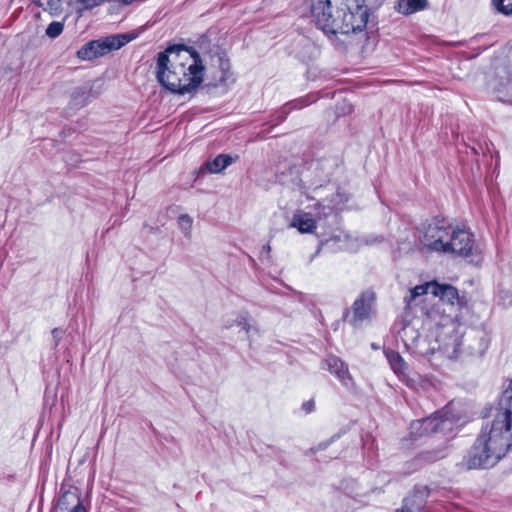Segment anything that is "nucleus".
<instances>
[{
	"label": "nucleus",
	"instance_id": "f257e3e1",
	"mask_svg": "<svg viewBox=\"0 0 512 512\" xmlns=\"http://www.w3.org/2000/svg\"><path fill=\"white\" fill-rule=\"evenodd\" d=\"M205 66L197 50L186 45H172L158 53L156 78L173 94L197 91L204 80Z\"/></svg>",
	"mask_w": 512,
	"mask_h": 512
},
{
	"label": "nucleus",
	"instance_id": "f03ea898",
	"mask_svg": "<svg viewBox=\"0 0 512 512\" xmlns=\"http://www.w3.org/2000/svg\"><path fill=\"white\" fill-rule=\"evenodd\" d=\"M310 10L315 25L333 42L338 34L362 32L369 18L364 0H311Z\"/></svg>",
	"mask_w": 512,
	"mask_h": 512
},
{
	"label": "nucleus",
	"instance_id": "7ed1b4c3",
	"mask_svg": "<svg viewBox=\"0 0 512 512\" xmlns=\"http://www.w3.org/2000/svg\"><path fill=\"white\" fill-rule=\"evenodd\" d=\"M511 448L512 426L493 415V419L482 426L461 464L468 470L488 469L504 458Z\"/></svg>",
	"mask_w": 512,
	"mask_h": 512
},
{
	"label": "nucleus",
	"instance_id": "20e7f679",
	"mask_svg": "<svg viewBox=\"0 0 512 512\" xmlns=\"http://www.w3.org/2000/svg\"><path fill=\"white\" fill-rule=\"evenodd\" d=\"M465 332L463 327L450 317H445L437 325L435 342L437 346L426 348V339L416 338L414 341L417 353L422 356H430L436 350L442 352L448 358H457L463 352L462 346Z\"/></svg>",
	"mask_w": 512,
	"mask_h": 512
},
{
	"label": "nucleus",
	"instance_id": "39448f33",
	"mask_svg": "<svg viewBox=\"0 0 512 512\" xmlns=\"http://www.w3.org/2000/svg\"><path fill=\"white\" fill-rule=\"evenodd\" d=\"M456 420L447 411L441 410L431 416L422 418L411 423V434L415 437H422L432 433H442L444 436L453 434Z\"/></svg>",
	"mask_w": 512,
	"mask_h": 512
},
{
	"label": "nucleus",
	"instance_id": "423d86ee",
	"mask_svg": "<svg viewBox=\"0 0 512 512\" xmlns=\"http://www.w3.org/2000/svg\"><path fill=\"white\" fill-rule=\"evenodd\" d=\"M451 230L452 225L445 219H433L424 228L422 243L431 251L445 253Z\"/></svg>",
	"mask_w": 512,
	"mask_h": 512
},
{
	"label": "nucleus",
	"instance_id": "0eeeda50",
	"mask_svg": "<svg viewBox=\"0 0 512 512\" xmlns=\"http://www.w3.org/2000/svg\"><path fill=\"white\" fill-rule=\"evenodd\" d=\"M473 245V235L469 231L452 226L445 253L468 257L472 254Z\"/></svg>",
	"mask_w": 512,
	"mask_h": 512
},
{
	"label": "nucleus",
	"instance_id": "6e6552de",
	"mask_svg": "<svg viewBox=\"0 0 512 512\" xmlns=\"http://www.w3.org/2000/svg\"><path fill=\"white\" fill-rule=\"evenodd\" d=\"M113 50H115V46L110 35L86 43L78 50L77 56L82 60H93Z\"/></svg>",
	"mask_w": 512,
	"mask_h": 512
},
{
	"label": "nucleus",
	"instance_id": "1a4fd4ad",
	"mask_svg": "<svg viewBox=\"0 0 512 512\" xmlns=\"http://www.w3.org/2000/svg\"><path fill=\"white\" fill-rule=\"evenodd\" d=\"M375 302V294L372 291L363 292L353 303L350 323L357 326L370 317Z\"/></svg>",
	"mask_w": 512,
	"mask_h": 512
},
{
	"label": "nucleus",
	"instance_id": "9d476101",
	"mask_svg": "<svg viewBox=\"0 0 512 512\" xmlns=\"http://www.w3.org/2000/svg\"><path fill=\"white\" fill-rule=\"evenodd\" d=\"M465 349L469 355L482 356L488 349L490 339L484 331L471 329L465 333Z\"/></svg>",
	"mask_w": 512,
	"mask_h": 512
},
{
	"label": "nucleus",
	"instance_id": "9b49d317",
	"mask_svg": "<svg viewBox=\"0 0 512 512\" xmlns=\"http://www.w3.org/2000/svg\"><path fill=\"white\" fill-rule=\"evenodd\" d=\"M494 416L508 422L512 426V380L503 391Z\"/></svg>",
	"mask_w": 512,
	"mask_h": 512
},
{
	"label": "nucleus",
	"instance_id": "f8f14e48",
	"mask_svg": "<svg viewBox=\"0 0 512 512\" xmlns=\"http://www.w3.org/2000/svg\"><path fill=\"white\" fill-rule=\"evenodd\" d=\"M324 363L326 369L334 374L345 386H348L349 382L352 381L347 365L340 358L331 355L325 359Z\"/></svg>",
	"mask_w": 512,
	"mask_h": 512
},
{
	"label": "nucleus",
	"instance_id": "ddd939ff",
	"mask_svg": "<svg viewBox=\"0 0 512 512\" xmlns=\"http://www.w3.org/2000/svg\"><path fill=\"white\" fill-rule=\"evenodd\" d=\"M234 162L227 154H219L213 160L206 161L197 171V175L204 176L207 173H220Z\"/></svg>",
	"mask_w": 512,
	"mask_h": 512
},
{
	"label": "nucleus",
	"instance_id": "4468645a",
	"mask_svg": "<svg viewBox=\"0 0 512 512\" xmlns=\"http://www.w3.org/2000/svg\"><path fill=\"white\" fill-rule=\"evenodd\" d=\"M432 295L439 297L440 300L454 305L455 303L462 305V300L459 297L458 290L450 284H439L433 281Z\"/></svg>",
	"mask_w": 512,
	"mask_h": 512
},
{
	"label": "nucleus",
	"instance_id": "2eb2a0df",
	"mask_svg": "<svg viewBox=\"0 0 512 512\" xmlns=\"http://www.w3.org/2000/svg\"><path fill=\"white\" fill-rule=\"evenodd\" d=\"M84 507L81 503L80 497L77 491L66 490L61 492L57 505L55 507L56 512L60 511H68L71 508V512L75 510L76 507Z\"/></svg>",
	"mask_w": 512,
	"mask_h": 512
},
{
	"label": "nucleus",
	"instance_id": "dca6fc26",
	"mask_svg": "<svg viewBox=\"0 0 512 512\" xmlns=\"http://www.w3.org/2000/svg\"><path fill=\"white\" fill-rule=\"evenodd\" d=\"M291 226L301 233H311L316 228V220L305 212H299L292 218Z\"/></svg>",
	"mask_w": 512,
	"mask_h": 512
},
{
	"label": "nucleus",
	"instance_id": "f3484780",
	"mask_svg": "<svg viewBox=\"0 0 512 512\" xmlns=\"http://www.w3.org/2000/svg\"><path fill=\"white\" fill-rule=\"evenodd\" d=\"M427 0H399L396 9L399 13L410 15L427 7Z\"/></svg>",
	"mask_w": 512,
	"mask_h": 512
},
{
	"label": "nucleus",
	"instance_id": "a211bd4d",
	"mask_svg": "<svg viewBox=\"0 0 512 512\" xmlns=\"http://www.w3.org/2000/svg\"><path fill=\"white\" fill-rule=\"evenodd\" d=\"M494 91L500 101L506 102L512 100V80H500L494 86Z\"/></svg>",
	"mask_w": 512,
	"mask_h": 512
},
{
	"label": "nucleus",
	"instance_id": "6ab92c4d",
	"mask_svg": "<svg viewBox=\"0 0 512 512\" xmlns=\"http://www.w3.org/2000/svg\"><path fill=\"white\" fill-rule=\"evenodd\" d=\"M386 357L388 359V362L392 368V370L396 374H403L405 373V370L407 369L406 362L401 357V355L393 350H389L386 353Z\"/></svg>",
	"mask_w": 512,
	"mask_h": 512
},
{
	"label": "nucleus",
	"instance_id": "aec40b11",
	"mask_svg": "<svg viewBox=\"0 0 512 512\" xmlns=\"http://www.w3.org/2000/svg\"><path fill=\"white\" fill-rule=\"evenodd\" d=\"M233 325L242 327L247 334H250L252 331L258 332V329L250 324L249 314L247 312H240L236 316L235 320H233L231 323L227 322L225 327L231 328Z\"/></svg>",
	"mask_w": 512,
	"mask_h": 512
},
{
	"label": "nucleus",
	"instance_id": "412c9836",
	"mask_svg": "<svg viewBox=\"0 0 512 512\" xmlns=\"http://www.w3.org/2000/svg\"><path fill=\"white\" fill-rule=\"evenodd\" d=\"M336 204L333 200L329 203L317 202L315 204L316 216L319 220L333 215Z\"/></svg>",
	"mask_w": 512,
	"mask_h": 512
},
{
	"label": "nucleus",
	"instance_id": "4be33fe9",
	"mask_svg": "<svg viewBox=\"0 0 512 512\" xmlns=\"http://www.w3.org/2000/svg\"><path fill=\"white\" fill-rule=\"evenodd\" d=\"M431 285H433V281L414 287L413 289L410 290L409 297H405V299H404L405 302L409 305L410 302L418 296L428 294V293L432 294Z\"/></svg>",
	"mask_w": 512,
	"mask_h": 512
},
{
	"label": "nucleus",
	"instance_id": "5701e85b",
	"mask_svg": "<svg viewBox=\"0 0 512 512\" xmlns=\"http://www.w3.org/2000/svg\"><path fill=\"white\" fill-rule=\"evenodd\" d=\"M193 219L188 214H181L178 217V227L186 238L191 237Z\"/></svg>",
	"mask_w": 512,
	"mask_h": 512
},
{
	"label": "nucleus",
	"instance_id": "b1692460",
	"mask_svg": "<svg viewBox=\"0 0 512 512\" xmlns=\"http://www.w3.org/2000/svg\"><path fill=\"white\" fill-rule=\"evenodd\" d=\"M64 30V20L51 22L45 31V35L50 39H55L62 34Z\"/></svg>",
	"mask_w": 512,
	"mask_h": 512
},
{
	"label": "nucleus",
	"instance_id": "393cba45",
	"mask_svg": "<svg viewBox=\"0 0 512 512\" xmlns=\"http://www.w3.org/2000/svg\"><path fill=\"white\" fill-rule=\"evenodd\" d=\"M136 37L137 35L134 33L111 35L112 41L115 46V50L120 49L130 41L134 40Z\"/></svg>",
	"mask_w": 512,
	"mask_h": 512
},
{
	"label": "nucleus",
	"instance_id": "a878e982",
	"mask_svg": "<svg viewBox=\"0 0 512 512\" xmlns=\"http://www.w3.org/2000/svg\"><path fill=\"white\" fill-rule=\"evenodd\" d=\"M492 4L499 13L512 16V0H492Z\"/></svg>",
	"mask_w": 512,
	"mask_h": 512
},
{
	"label": "nucleus",
	"instance_id": "bb28decb",
	"mask_svg": "<svg viewBox=\"0 0 512 512\" xmlns=\"http://www.w3.org/2000/svg\"><path fill=\"white\" fill-rule=\"evenodd\" d=\"M446 456V449L441 448L433 451H425L420 454V458L427 462H434Z\"/></svg>",
	"mask_w": 512,
	"mask_h": 512
},
{
	"label": "nucleus",
	"instance_id": "cd10ccee",
	"mask_svg": "<svg viewBox=\"0 0 512 512\" xmlns=\"http://www.w3.org/2000/svg\"><path fill=\"white\" fill-rule=\"evenodd\" d=\"M219 66H220V69H221V72H222V76L220 78V82L221 83H226L229 79H230V65H229V62L227 60H224L222 57H219Z\"/></svg>",
	"mask_w": 512,
	"mask_h": 512
},
{
	"label": "nucleus",
	"instance_id": "c85d7f7f",
	"mask_svg": "<svg viewBox=\"0 0 512 512\" xmlns=\"http://www.w3.org/2000/svg\"><path fill=\"white\" fill-rule=\"evenodd\" d=\"M413 503V499L406 498L404 499L402 506L396 509L394 512H415V509L413 508Z\"/></svg>",
	"mask_w": 512,
	"mask_h": 512
},
{
	"label": "nucleus",
	"instance_id": "c756f323",
	"mask_svg": "<svg viewBox=\"0 0 512 512\" xmlns=\"http://www.w3.org/2000/svg\"><path fill=\"white\" fill-rule=\"evenodd\" d=\"M302 410L305 412V414H309L315 410V402L314 400L310 399L308 401H305L302 404Z\"/></svg>",
	"mask_w": 512,
	"mask_h": 512
},
{
	"label": "nucleus",
	"instance_id": "7c9ffc66",
	"mask_svg": "<svg viewBox=\"0 0 512 512\" xmlns=\"http://www.w3.org/2000/svg\"><path fill=\"white\" fill-rule=\"evenodd\" d=\"M62 334H63V331L60 328H54L52 330V336L55 340V344H54L55 346H57L59 344Z\"/></svg>",
	"mask_w": 512,
	"mask_h": 512
},
{
	"label": "nucleus",
	"instance_id": "2f4dec72",
	"mask_svg": "<svg viewBox=\"0 0 512 512\" xmlns=\"http://www.w3.org/2000/svg\"><path fill=\"white\" fill-rule=\"evenodd\" d=\"M330 442H323V443H320L316 448H313L312 451L313 452H316V451H320V450H324L328 447Z\"/></svg>",
	"mask_w": 512,
	"mask_h": 512
},
{
	"label": "nucleus",
	"instance_id": "473e14b6",
	"mask_svg": "<svg viewBox=\"0 0 512 512\" xmlns=\"http://www.w3.org/2000/svg\"><path fill=\"white\" fill-rule=\"evenodd\" d=\"M72 512H87V511H86L85 507H79V506H78V507H76V508H75V510H74V511H72Z\"/></svg>",
	"mask_w": 512,
	"mask_h": 512
},
{
	"label": "nucleus",
	"instance_id": "72a5a7b5",
	"mask_svg": "<svg viewBox=\"0 0 512 512\" xmlns=\"http://www.w3.org/2000/svg\"><path fill=\"white\" fill-rule=\"evenodd\" d=\"M263 250H265L267 253L270 252V246L269 245H264L263 246Z\"/></svg>",
	"mask_w": 512,
	"mask_h": 512
},
{
	"label": "nucleus",
	"instance_id": "f704fd0d",
	"mask_svg": "<svg viewBox=\"0 0 512 512\" xmlns=\"http://www.w3.org/2000/svg\"><path fill=\"white\" fill-rule=\"evenodd\" d=\"M319 165H320V163H319V162H315V163H312V164H311V167H312V166H315V169H317Z\"/></svg>",
	"mask_w": 512,
	"mask_h": 512
},
{
	"label": "nucleus",
	"instance_id": "c9c22d12",
	"mask_svg": "<svg viewBox=\"0 0 512 512\" xmlns=\"http://www.w3.org/2000/svg\"><path fill=\"white\" fill-rule=\"evenodd\" d=\"M422 505H423V503H422V502H421V503H419V504H418V506H417V509H420Z\"/></svg>",
	"mask_w": 512,
	"mask_h": 512
},
{
	"label": "nucleus",
	"instance_id": "e433bc0d",
	"mask_svg": "<svg viewBox=\"0 0 512 512\" xmlns=\"http://www.w3.org/2000/svg\"><path fill=\"white\" fill-rule=\"evenodd\" d=\"M330 175V172L328 171L326 174H325V178H328V176Z\"/></svg>",
	"mask_w": 512,
	"mask_h": 512
},
{
	"label": "nucleus",
	"instance_id": "4c0bfd02",
	"mask_svg": "<svg viewBox=\"0 0 512 512\" xmlns=\"http://www.w3.org/2000/svg\"><path fill=\"white\" fill-rule=\"evenodd\" d=\"M403 330H404V333H405V334H407V330H408V328H407V327H405Z\"/></svg>",
	"mask_w": 512,
	"mask_h": 512
}]
</instances>
